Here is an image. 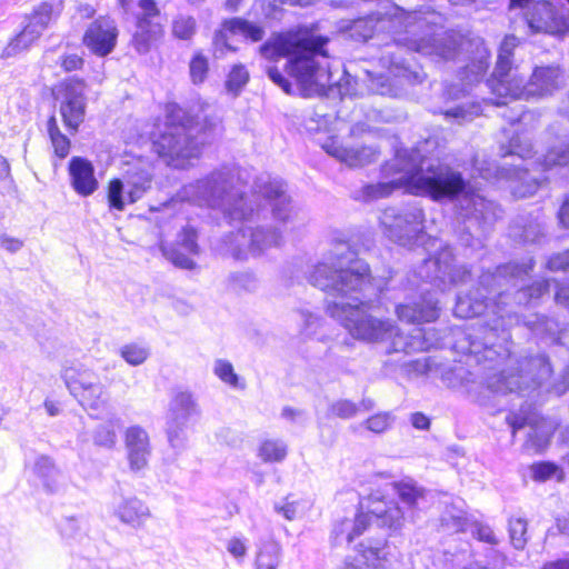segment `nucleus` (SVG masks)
Returning <instances> with one entry per match:
<instances>
[{
	"label": "nucleus",
	"instance_id": "f257e3e1",
	"mask_svg": "<svg viewBox=\"0 0 569 569\" xmlns=\"http://www.w3.org/2000/svg\"><path fill=\"white\" fill-rule=\"evenodd\" d=\"M308 281L325 291L327 313L348 333L365 342H383L399 336L390 319L371 313L375 300L382 292L385 282L371 276L369 264L358 258L347 242H338L328 262L312 267Z\"/></svg>",
	"mask_w": 569,
	"mask_h": 569
},
{
	"label": "nucleus",
	"instance_id": "f03ea898",
	"mask_svg": "<svg viewBox=\"0 0 569 569\" xmlns=\"http://www.w3.org/2000/svg\"><path fill=\"white\" fill-rule=\"evenodd\" d=\"M242 180L241 171L224 168L184 186L181 191L183 199L217 209L230 221L244 223L226 240V252L234 259H246L248 253L260 254L281 241V233L276 228L254 224L262 209L248 200Z\"/></svg>",
	"mask_w": 569,
	"mask_h": 569
},
{
	"label": "nucleus",
	"instance_id": "7ed1b4c3",
	"mask_svg": "<svg viewBox=\"0 0 569 569\" xmlns=\"http://www.w3.org/2000/svg\"><path fill=\"white\" fill-rule=\"evenodd\" d=\"M399 177L386 182L368 183L352 192L356 201L371 202L389 197L396 189L405 187L413 194L429 196L433 200L453 196L462 186V176L448 164L429 160L417 149L399 151L383 169Z\"/></svg>",
	"mask_w": 569,
	"mask_h": 569
},
{
	"label": "nucleus",
	"instance_id": "20e7f679",
	"mask_svg": "<svg viewBox=\"0 0 569 569\" xmlns=\"http://www.w3.org/2000/svg\"><path fill=\"white\" fill-rule=\"evenodd\" d=\"M221 133V119L216 113L206 109L192 113L171 102L166 106L164 123L152 147L168 166L184 169Z\"/></svg>",
	"mask_w": 569,
	"mask_h": 569
},
{
	"label": "nucleus",
	"instance_id": "39448f33",
	"mask_svg": "<svg viewBox=\"0 0 569 569\" xmlns=\"http://www.w3.org/2000/svg\"><path fill=\"white\" fill-rule=\"evenodd\" d=\"M328 38L311 33L276 34L260 48L268 60L288 57L286 70L303 97L322 96L331 83Z\"/></svg>",
	"mask_w": 569,
	"mask_h": 569
},
{
	"label": "nucleus",
	"instance_id": "423d86ee",
	"mask_svg": "<svg viewBox=\"0 0 569 569\" xmlns=\"http://www.w3.org/2000/svg\"><path fill=\"white\" fill-rule=\"evenodd\" d=\"M393 26H400L406 33H413L416 29L428 28L421 37H405L395 40L393 44H387L380 58L383 67L390 74L408 81L418 80L419 76L412 71L410 64L402 57V49L419 52L432 57L437 60H453L460 51L461 37L450 30H431L426 20L415 11L398 9V13L392 19Z\"/></svg>",
	"mask_w": 569,
	"mask_h": 569
},
{
	"label": "nucleus",
	"instance_id": "0eeeda50",
	"mask_svg": "<svg viewBox=\"0 0 569 569\" xmlns=\"http://www.w3.org/2000/svg\"><path fill=\"white\" fill-rule=\"evenodd\" d=\"M523 266L506 263L498 266L493 271L487 270L479 277L477 292L458 296L453 312L459 318H472L483 315L489 308L497 316L490 323L493 331L511 327L520 321L513 307L507 301L510 299L509 286H515V279L526 273Z\"/></svg>",
	"mask_w": 569,
	"mask_h": 569
},
{
	"label": "nucleus",
	"instance_id": "6e6552de",
	"mask_svg": "<svg viewBox=\"0 0 569 569\" xmlns=\"http://www.w3.org/2000/svg\"><path fill=\"white\" fill-rule=\"evenodd\" d=\"M518 46L515 36H507L500 44L497 63L491 79L487 81L488 88L499 98L528 99L543 97L552 93L563 80V72L559 67H537L529 81L520 76L512 66V51Z\"/></svg>",
	"mask_w": 569,
	"mask_h": 569
},
{
	"label": "nucleus",
	"instance_id": "1a4fd4ad",
	"mask_svg": "<svg viewBox=\"0 0 569 569\" xmlns=\"http://www.w3.org/2000/svg\"><path fill=\"white\" fill-rule=\"evenodd\" d=\"M462 181L463 186L459 191L453 196L443 197L441 200L458 198V216L465 223L459 236L460 242L466 247H481L482 238L491 231L495 223L501 218L502 210L481 193L467 190L463 178Z\"/></svg>",
	"mask_w": 569,
	"mask_h": 569
},
{
	"label": "nucleus",
	"instance_id": "9d476101",
	"mask_svg": "<svg viewBox=\"0 0 569 569\" xmlns=\"http://www.w3.org/2000/svg\"><path fill=\"white\" fill-rule=\"evenodd\" d=\"M517 367L487 379V388L493 392H517L536 388L549 380L551 365L545 355L522 357Z\"/></svg>",
	"mask_w": 569,
	"mask_h": 569
},
{
	"label": "nucleus",
	"instance_id": "9b49d317",
	"mask_svg": "<svg viewBox=\"0 0 569 569\" xmlns=\"http://www.w3.org/2000/svg\"><path fill=\"white\" fill-rule=\"evenodd\" d=\"M415 273L423 281L433 283L441 291L451 286L465 284L471 278L470 269L465 264H455L453 251L449 246L425 259Z\"/></svg>",
	"mask_w": 569,
	"mask_h": 569
},
{
	"label": "nucleus",
	"instance_id": "f8f14e48",
	"mask_svg": "<svg viewBox=\"0 0 569 569\" xmlns=\"http://www.w3.org/2000/svg\"><path fill=\"white\" fill-rule=\"evenodd\" d=\"M423 219L425 214L421 208L409 206L386 209L380 217V223L389 239L407 246L423 231Z\"/></svg>",
	"mask_w": 569,
	"mask_h": 569
},
{
	"label": "nucleus",
	"instance_id": "ddd939ff",
	"mask_svg": "<svg viewBox=\"0 0 569 569\" xmlns=\"http://www.w3.org/2000/svg\"><path fill=\"white\" fill-rule=\"evenodd\" d=\"M61 377L82 407L98 410L107 403L104 387L92 370L70 367L63 369Z\"/></svg>",
	"mask_w": 569,
	"mask_h": 569
},
{
	"label": "nucleus",
	"instance_id": "4468645a",
	"mask_svg": "<svg viewBox=\"0 0 569 569\" xmlns=\"http://www.w3.org/2000/svg\"><path fill=\"white\" fill-rule=\"evenodd\" d=\"M252 197L263 199L271 207L272 216L279 222H293L298 216L286 192L284 183L279 179H272L269 174L256 178Z\"/></svg>",
	"mask_w": 569,
	"mask_h": 569
},
{
	"label": "nucleus",
	"instance_id": "2eb2a0df",
	"mask_svg": "<svg viewBox=\"0 0 569 569\" xmlns=\"http://www.w3.org/2000/svg\"><path fill=\"white\" fill-rule=\"evenodd\" d=\"M138 7L140 12L137 14L131 46L138 53L146 54L163 34L162 17L153 0H139Z\"/></svg>",
	"mask_w": 569,
	"mask_h": 569
},
{
	"label": "nucleus",
	"instance_id": "dca6fc26",
	"mask_svg": "<svg viewBox=\"0 0 569 569\" xmlns=\"http://www.w3.org/2000/svg\"><path fill=\"white\" fill-rule=\"evenodd\" d=\"M59 13V6H54L49 1L41 2L37 6L28 17L27 26L6 48V54L12 56L29 48L40 38L53 17H57Z\"/></svg>",
	"mask_w": 569,
	"mask_h": 569
},
{
	"label": "nucleus",
	"instance_id": "f3484780",
	"mask_svg": "<svg viewBox=\"0 0 569 569\" xmlns=\"http://www.w3.org/2000/svg\"><path fill=\"white\" fill-rule=\"evenodd\" d=\"M84 86L80 80L62 83L57 91L56 99L60 102L59 111L62 121L71 133L78 131L86 116Z\"/></svg>",
	"mask_w": 569,
	"mask_h": 569
},
{
	"label": "nucleus",
	"instance_id": "a211bd4d",
	"mask_svg": "<svg viewBox=\"0 0 569 569\" xmlns=\"http://www.w3.org/2000/svg\"><path fill=\"white\" fill-rule=\"evenodd\" d=\"M200 415L199 406L190 392H177L169 407L167 421L168 440L173 448H179L184 442V428L190 418Z\"/></svg>",
	"mask_w": 569,
	"mask_h": 569
},
{
	"label": "nucleus",
	"instance_id": "6ab92c4d",
	"mask_svg": "<svg viewBox=\"0 0 569 569\" xmlns=\"http://www.w3.org/2000/svg\"><path fill=\"white\" fill-rule=\"evenodd\" d=\"M197 240V230L193 227L186 226L178 232L174 243L162 242L160 250L163 257L176 267L192 270L197 264L190 256L200 253V247Z\"/></svg>",
	"mask_w": 569,
	"mask_h": 569
},
{
	"label": "nucleus",
	"instance_id": "aec40b11",
	"mask_svg": "<svg viewBox=\"0 0 569 569\" xmlns=\"http://www.w3.org/2000/svg\"><path fill=\"white\" fill-rule=\"evenodd\" d=\"M264 33L263 27L246 19L231 18L224 20L221 28L216 31L213 37L214 56L221 57L224 51L236 50L229 41V36L240 34L246 39L257 42L263 39Z\"/></svg>",
	"mask_w": 569,
	"mask_h": 569
},
{
	"label": "nucleus",
	"instance_id": "412c9836",
	"mask_svg": "<svg viewBox=\"0 0 569 569\" xmlns=\"http://www.w3.org/2000/svg\"><path fill=\"white\" fill-rule=\"evenodd\" d=\"M118 28L110 17L93 20L83 34V44L96 56L106 57L117 44Z\"/></svg>",
	"mask_w": 569,
	"mask_h": 569
},
{
	"label": "nucleus",
	"instance_id": "4be33fe9",
	"mask_svg": "<svg viewBox=\"0 0 569 569\" xmlns=\"http://www.w3.org/2000/svg\"><path fill=\"white\" fill-rule=\"evenodd\" d=\"M526 21L535 33L560 34L569 29L568 20L547 0L532 3L526 13Z\"/></svg>",
	"mask_w": 569,
	"mask_h": 569
},
{
	"label": "nucleus",
	"instance_id": "5701e85b",
	"mask_svg": "<svg viewBox=\"0 0 569 569\" xmlns=\"http://www.w3.org/2000/svg\"><path fill=\"white\" fill-rule=\"evenodd\" d=\"M396 312L400 320L408 323L430 322L439 316L438 299L428 289H422L418 300L400 303Z\"/></svg>",
	"mask_w": 569,
	"mask_h": 569
},
{
	"label": "nucleus",
	"instance_id": "b1692460",
	"mask_svg": "<svg viewBox=\"0 0 569 569\" xmlns=\"http://www.w3.org/2000/svg\"><path fill=\"white\" fill-rule=\"evenodd\" d=\"M366 509L369 520L373 518L379 527L396 531L403 525V513L393 500L370 496L367 499Z\"/></svg>",
	"mask_w": 569,
	"mask_h": 569
},
{
	"label": "nucleus",
	"instance_id": "393cba45",
	"mask_svg": "<svg viewBox=\"0 0 569 569\" xmlns=\"http://www.w3.org/2000/svg\"><path fill=\"white\" fill-rule=\"evenodd\" d=\"M129 466L132 471H140L148 465L151 453L149 436L139 426L129 427L124 433Z\"/></svg>",
	"mask_w": 569,
	"mask_h": 569
},
{
	"label": "nucleus",
	"instance_id": "a878e982",
	"mask_svg": "<svg viewBox=\"0 0 569 569\" xmlns=\"http://www.w3.org/2000/svg\"><path fill=\"white\" fill-rule=\"evenodd\" d=\"M500 174L510 182V189L515 197H530L539 189L545 177L533 174L529 168L512 164L510 168H501Z\"/></svg>",
	"mask_w": 569,
	"mask_h": 569
},
{
	"label": "nucleus",
	"instance_id": "bb28decb",
	"mask_svg": "<svg viewBox=\"0 0 569 569\" xmlns=\"http://www.w3.org/2000/svg\"><path fill=\"white\" fill-rule=\"evenodd\" d=\"M69 174L74 191L83 197L92 194L99 187L92 163L81 157H73L69 162Z\"/></svg>",
	"mask_w": 569,
	"mask_h": 569
},
{
	"label": "nucleus",
	"instance_id": "cd10ccee",
	"mask_svg": "<svg viewBox=\"0 0 569 569\" xmlns=\"http://www.w3.org/2000/svg\"><path fill=\"white\" fill-rule=\"evenodd\" d=\"M509 234L519 242H536L543 236L540 214H519L509 227Z\"/></svg>",
	"mask_w": 569,
	"mask_h": 569
},
{
	"label": "nucleus",
	"instance_id": "c85d7f7f",
	"mask_svg": "<svg viewBox=\"0 0 569 569\" xmlns=\"http://www.w3.org/2000/svg\"><path fill=\"white\" fill-rule=\"evenodd\" d=\"M114 515L119 520L133 528L141 527L150 517L148 506L136 497L122 498L114 507Z\"/></svg>",
	"mask_w": 569,
	"mask_h": 569
},
{
	"label": "nucleus",
	"instance_id": "c756f323",
	"mask_svg": "<svg viewBox=\"0 0 569 569\" xmlns=\"http://www.w3.org/2000/svg\"><path fill=\"white\" fill-rule=\"evenodd\" d=\"M127 201L134 203L140 200L144 193L150 190L152 174L144 168H137L127 172L126 181Z\"/></svg>",
	"mask_w": 569,
	"mask_h": 569
},
{
	"label": "nucleus",
	"instance_id": "7c9ffc66",
	"mask_svg": "<svg viewBox=\"0 0 569 569\" xmlns=\"http://www.w3.org/2000/svg\"><path fill=\"white\" fill-rule=\"evenodd\" d=\"M369 523V517L366 513H359L355 519H342L339 521L332 531L336 543L346 541L350 543L356 537L360 536Z\"/></svg>",
	"mask_w": 569,
	"mask_h": 569
},
{
	"label": "nucleus",
	"instance_id": "2f4dec72",
	"mask_svg": "<svg viewBox=\"0 0 569 569\" xmlns=\"http://www.w3.org/2000/svg\"><path fill=\"white\" fill-rule=\"evenodd\" d=\"M332 154L350 167H362L376 159L377 151L372 147L335 148Z\"/></svg>",
	"mask_w": 569,
	"mask_h": 569
},
{
	"label": "nucleus",
	"instance_id": "473e14b6",
	"mask_svg": "<svg viewBox=\"0 0 569 569\" xmlns=\"http://www.w3.org/2000/svg\"><path fill=\"white\" fill-rule=\"evenodd\" d=\"M393 487L400 500L410 508L426 498V489L411 479L396 482Z\"/></svg>",
	"mask_w": 569,
	"mask_h": 569
},
{
	"label": "nucleus",
	"instance_id": "72a5a7b5",
	"mask_svg": "<svg viewBox=\"0 0 569 569\" xmlns=\"http://www.w3.org/2000/svg\"><path fill=\"white\" fill-rule=\"evenodd\" d=\"M120 426V419H112L99 425L92 433L93 443L101 448L112 449L117 443V428Z\"/></svg>",
	"mask_w": 569,
	"mask_h": 569
},
{
	"label": "nucleus",
	"instance_id": "f704fd0d",
	"mask_svg": "<svg viewBox=\"0 0 569 569\" xmlns=\"http://www.w3.org/2000/svg\"><path fill=\"white\" fill-rule=\"evenodd\" d=\"M543 170L569 166V139L551 147L540 163Z\"/></svg>",
	"mask_w": 569,
	"mask_h": 569
},
{
	"label": "nucleus",
	"instance_id": "c9c22d12",
	"mask_svg": "<svg viewBox=\"0 0 569 569\" xmlns=\"http://www.w3.org/2000/svg\"><path fill=\"white\" fill-rule=\"evenodd\" d=\"M366 77L365 81L372 93L389 97L398 94V86L390 80L389 76L373 74L370 71H366Z\"/></svg>",
	"mask_w": 569,
	"mask_h": 569
},
{
	"label": "nucleus",
	"instance_id": "e433bc0d",
	"mask_svg": "<svg viewBox=\"0 0 569 569\" xmlns=\"http://www.w3.org/2000/svg\"><path fill=\"white\" fill-rule=\"evenodd\" d=\"M281 548L273 541H268L260 548L257 558V569H277L280 563Z\"/></svg>",
	"mask_w": 569,
	"mask_h": 569
},
{
	"label": "nucleus",
	"instance_id": "4c0bfd02",
	"mask_svg": "<svg viewBox=\"0 0 569 569\" xmlns=\"http://www.w3.org/2000/svg\"><path fill=\"white\" fill-rule=\"evenodd\" d=\"M523 323L537 336L553 337L559 329V325L553 319L542 315H530L525 318Z\"/></svg>",
	"mask_w": 569,
	"mask_h": 569
},
{
	"label": "nucleus",
	"instance_id": "58836bf2",
	"mask_svg": "<svg viewBox=\"0 0 569 569\" xmlns=\"http://www.w3.org/2000/svg\"><path fill=\"white\" fill-rule=\"evenodd\" d=\"M47 130L54 150L59 158H66L70 151V140L60 131L54 116L47 122Z\"/></svg>",
	"mask_w": 569,
	"mask_h": 569
},
{
	"label": "nucleus",
	"instance_id": "ea45409f",
	"mask_svg": "<svg viewBox=\"0 0 569 569\" xmlns=\"http://www.w3.org/2000/svg\"><path fill=\"white\" fill-rule=\"evenodd\" d=\"M396 421V417L390 411H380L361 422L368 431L381 435L390 430Z\"/></svg>",
	"mask_w": 569,
	"mask_h": 569
},
{
	"label": "nucleus",
	"instance_id": "a19ab883",
	"mask_svg": "<svg viewBox=\"0 0 569 569\" xmlns=\"http://www.w3.org/2000/svg\"><path fill=\"white\" fill-rule=\"evenodd\" d=\"M287 445L281 440H266L258 451V456L264 462H280L287 457Z\"/></svg>",
	"mask_w": 569,
	"mask_h": 569
},
{
	"label": "nucleus",
	"instance_id": "79ce46f5",
	"mask_svg": "<svg viewBox=\"0 0 569 569\" xmlns=\"http://www.w3.org/2000/svg\"><path fill=\"white\" fill-rule=\"evenodd\" d=\"M228 284L234 292H253L258 289L257 277L249 271L233 272L228 277Z\"/></svg>",
	"mask_w": 569,
	"mask_h": 569
},
{
	"label": "nucleus",
	"instance_id": "37998d69",
	"mask_svg": "<svg viewBox=\"0 0 569 569\" xmlns=\"http://www.w3.org/2000/svg\"><path fill=\"white\" fill-rule=\"evenodd\" d=\"M549 290V281L548 280H541L536 281L531 286L527 288H522L520 290H517L513 293V300L517 305H527L530 303L532 300H537L540 297H542L545 293H547Z\"/></svg>",
	"mask_w": 569,
	"mask_h": 569
},
{
	"label": "nucleus",
	"instance_id": "c03bdc74",
	"mask_svg": "<svg viewBox=\"0 0 569 569\" xmlns=\"http://www.w3.org/2000/svg\"><path fill=\"white\" fill-rule=\"evenodd\" d=\"M531 477L535 481H547L556 478L557 481L563 480V471L552 462H538L530 467Z\"/></svg>",
	"mask_w": 569,
	"mask_h": 569
},
{
	"label": "nucleus",
	"instance_id": "a18cd8bd",
	"mask_svg": "<svg viewBox=\"0 0 569 569\" xmlns=\"http://www.w3.org/2000/svg\"><path fill=\"white\" fill-rule=\"evenodd\" d=\"M528 522L523 518L509 519V535L510 541L516 549L522 550L528 541L527 537Z\"/></svg>",
	"mask_w": 569,
	"mask_h": 569
},
{
	"label": "nucleus",
	"instance_id": "49530a36",
	"mask_svg": "<svg viewBox=\"0 0 569 569\" xmlns=\"http://www.w3.org/2000/svg\"><path fill=\"white\" fill-rule=\"evenodd\" d=\"M149 355V348L139 343H127L120 349V356L131 366L142 365Z\"/></svg>",
	"mask_w": 569,
	"mask_h": 569
},
{
	"label": "nucleus",
	"instance_id": "de8ad7c7",
	"mask_svg": "<svg viewBox=\"0 0 569 569\" xmlns=\"http://www.w3.org/2000/svg\"><path fill=\"white\" fill-rule=\"evenodd\" d=\"M360 412V406L349 399H338L330 403L329 413L333 417L348 420Z\"/></svg>",
	"mask_w": 569,
	"mask_h": 569
},
{
	"label": "nucleus",
	"instance_id": "09e8293b",
	"mask_svg": "<svg viewBox=\"0 0 569 569\" xmlns=\"http://www.w3.org/2000/svg\"><path fill=\"white\" fill-rule=\"evenodd\" d=\"M196 20L190 16H178L172 22V33L176 38L188 40L196 33Z\"/></svg>",
	"mask_w": 569,
	"mask_h": 569
},
{
	"label": "nucleus",
	"instance_id": "8fccbe9b",
	"mask_svg": "<svg viewBox=\"0 0 569 569\" xmlns=\"http://www.w3.org/2000/svg\"><path fill=\"white\" fill-rule=\"evenodd\" d=\"M124 183L120 179H113L108 186V202L110 208L118 211L124 210L126 199L123 196Z\"/></svg>",
	"mask_w": 569,
	"mask_h": 569
},
{
	"label": "nucleus",
	"instance_id": "3c124183",
	"mask_svg": "<svg viewBox=\"0 0 569 569\" xmlns=\"http://www.w3.org/2000/svg\"><path fill=\"white\" fill-rule=\"evenodd\" d=\"M248 80L249 73L247 69L243 66L239 64L234 66L231 69L226 84L229 91L238 93L241 90V88L248 82Z\"/></svg>",
	"mask_w": 569,
	"mask_h": 569
},
{
	"label": "nucleus",
	"instance_id": "603ef678",
	"mask_svg": "<svg viewBox=\"0 0 569 569\" xmlns=\"http://www.w3.org/2000/svg\"><path fill=\"white\" fill-rule=\"evenodd\" d=\"M208 72V60L202 54H196L190 62V77L193 83H201Z\"/></svg>",
	"mask_w": 569,
	"mask_h": 569
},
{
	"label": "nucleus",
	"instance_id": "864d4df0",
	"mask_svg": "<svg viewBox=\"0 0 569 569\" xmlns=\"http://www.w3.org/2000/svg\"><path fill=\"white\" fill-rule=\"evenodd\" d=\"M214 373L226 383L236 387L238 376L233 371V367L229 361L219 359L214 362Z\"/></svg>",
	"mask_w": 569,
	"mask_h": 569
},
{
	"label": "nucleus",
	"instance_id": "5fc2aeb1",
	"mask_svg": "<svg viewBox=\"0 0 569 569\" xmlns=\"http://www.w3.org/2000/svg\"><path fill=\"white\" fill-rule=\"evenodd\" d=\"M34 471L43 479H54L58 473L52 460L49 457L41 456L34 462Z\"/></svg>",
	"mask_w": 569,
	"mask_h": 569
},
{
	"label": "nucleus",
	"instance_id": "6e6d98bb",
	"mask_svg": "<svg viewBox=\"0 0 569 569\" xmlns=\"http://www.w3.org/2000/svg\"><path fill=\"white\" fill-rule=\"evenodd\" d=\"M266 72L270 80L279 86L286 93H292V86L290 81L280 72L274 66H268Z\"/></svg>",
	"mask_w": 569,
	"mask_h": 569
},
{
	"label": "nucleus",
	"instance_id": "4d7b16f0",
	"mask_svg": "<svg viewBox=\"0 0 569 569\" xmlns=\"http://www.w3.org/2000/svg\"><path fill=\"white\" fill-rule=\"evenodd\" d=\"M340 569H370L368 556L366 552H362L355 557H347Z\"/></svg>",
	"mask_w": 569,
	"mask_h": 569
},
{
	"label": "nucleus",
	"instance_id": "13d9d810",
	"mask_svg": "<svg viewBox=\"0 0 569 569\" xmlns=\"http://www.w3.org/2000/svg\"><path fill=\"white\" fill-rule=\"evenodd\" d=\"M475 114H478V107L466 109L463 106H457L445 111L446 117H452L461 120L472 119V116Z\"/></svg>",
	"mask_w": 569,
	"mask_h": 569
},
{
	"label": "nucleus",
	"instance_id": "bf43d9fd",
	"mask_svg": "<svg viewBox=\"0 0 569 569\" xmlns=\"http://www.w3.org/2000/svg\"><path fill=\"white\" fill-rule=\"evenodd\" d=\"M548 268L552 271L566 270L569 268V250L552 256L548 260Z\"/></svg>",
	"mask_w": 569,
	"mask_h": 569
},
{
	"label": "nucleus",
	"instance_id": "052dcab7",
	"mask_svg": "<svg viewBox=\"0 0 569 569\" xmlns=\"http://www.w3.org/2000/svg\"><path fill=\"white\" fill-rule=\"evenodd\" d=\"M473 536L477 537L480 541L490 543V545H497L498 539L496 538V535L493 530L489 526L479 525L476 527L473 531Z\"/></svg>",
	"mask_w": 569,
	"mask_h": 569
},
{
	"label": "nucleus",
	"instance_id": "680f3d73",
	"mask_svg": "<svg viewBox=\"0 0 569 569\" xmlns=\"http://www.w3.org/2000/svg\"><path fill=\"white\" fill-rule=\"evenodd\" d=\"M227 550L234 558H243L247 553V547H246L244 542L239 538H231L228 541Z\"/></svg>",
	"mask_w": 569,
	"mask_h": 569
},
{
	"label": "nucleus",
	"instance_id": "e2e57ef3",
	"mask_svg": "<svg viewBox=\"0 0 569 569\" xmlns=\"http://www.w3.org/2000/svg\"><path fill=\"white\" fill-rule=\"evenodd\" d=\"M363 29L360 36L366 40L372 37L375 27L371 19H358L353 22L352 30L358 31Z\"/></svg>",
	"mask_w": 569,
	"mask_h": 569
},
{
	"label": "nucleus",
	"instance_id": "0e129e2a",
	"mask_svg": "<svg viewBox=\"0 0 569 569\" xmlns=\"http://www.w3.org/2000/svg\"><path fill=\"white\" fill-rule=\"evenodd\" d=\"M274 510L281 513L287 520H293L298 513V505L295 501H287L283 506H274Z\"/></svg>",
	"mask_w": 569,
	"mask_h": 569
},
{
	"label": "nucleus",
	"instance_id": "69168bd1",
	"mask_svg": "<svg viewBox=\"0 0 569 569\" xmlns=\"http://www.w3.org/2000/svg\"><path fill=\"white\" fill-rule=\"evenodd\" d=\"M488 63L483 60H479L477 63H472L466 68V73L471 72L472 78L468 81V84L478 81L479 78L486 72Z\"/></svg>",
	"mask_w": 569,
	"mask_h": 569
},
{
	"label": "nucleus",
	"instance_id": "338daca9",
	"mask_svg": "<svg viewBox=\"0 0 569 569\" xmlns=\"http://www.w3.org/2000/svg\"><path fill=\"white\" fill-rule=\"evenodd\" d=\"M0 246L3 249H6L7 251L14 253L22 248L23 242L19 239L11 238L7 234H1L0 236Z\"/></svg>",
	"mask_w": 569,
	"mask_h": 569
},
{
	"label": "nucleus",
	"instance_id": "774afa93",
	"mask_svg": "<svg viewBox=\"0 0 569 569\" xmlns=\"http://www.w3.org/2000/svg\"><path fill=\"white\" fill-rule=\"evenodd\" d=\"M555 299L558 305L569 308V281L558 286Z\"/></svg>",
	"mask_w": 569,
	"mask_h": 569
}]
</instances>
